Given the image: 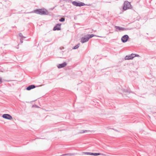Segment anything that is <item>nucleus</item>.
<instances>
[{
	"label": "nucleus",
	"instance_id": "1",
	"mask_svg": "<svg viewBox=\"0 0 156 156\" xmlns=\"http://www.w3.org/2000/svg\"><path fill=\"white\" fill-rule=\"evenodd\" d=\"M34 12L41 15H47L48 14V11L46 9H36L34 11L29 12L28 13H33Z\"/></svg>",
	"mask_w": 156,
	"mask_h": 156
},
{
	"label": "nucleus",
	"instance_id": "2",
	"mask_svg": "<svg viewBox=\"0 0 156 156\" xmlns=\"http://www.w3.org/2000/svg\"><path fill=\"white\" fill-rule=\"evenodd\" d=\"M131 5L130 3L127 1H126L123 4V9L124 10H126L128 9H131Z\"/></svg>",
	"mask_w": 156,
	"mask_h": 156
},
{
	"label": "nucleus",
	"instance_id": "3",
	"mask_svg": "<svg viewBox=\"0 0 156 156\" xmlns=\"http://www.w3.org/2000/svg\"><path fill=\"white\" fill-rule=\"evenodd\" d=\"M72 4L76 6L81 7L85 5L84 3L80 2H76V1H73L72 2Z\"/></svg>",
	"mask_w": 156,
	"mask_h": 156
},
{
	"label": "nucleus",
	"instance_id": "4",
	"mask_svg": "<svg viewBox=\"0 0 156 156\" xmlns=\"http://www.w3.org/2000/svg\"><path fill=\"white\" fill-rule=\"evenodd\" d=\"M129 38L128 36L127 35H125L123 36L121 38V41L123 43L127 42Z\"/></svg>",
	"mask_w": 156,
	"mask_h": 156
},
{
	"label": "nucleus",
	"instance_id": "5",
	"mask_svg": "<svg viewBox=\"0 0 156 156\" xmlns=\"http://www.w3.org/2000/svg\"><path fill=\"white\" fill-rule=\"evenodd\" d=\"M2 117L4 119L9 120H11L12 119V117L11 115L7 114H3Z\"/></svg>",
	"mask_w": 156,
	"mask_h": 156
},
{
	"label": "nucleus",
	"instance_id": "6",
	"mask_svg": "<svg viewBox=\"0 0 156 156\" xmlns=\"http://www.w3.org/2000/svg\"><path fill=\"white\" fill-rule=\"evenodd\" d=\"M61 23H58L53 28V30H61Z\"/></svg>",
	"mask_w": 156,
	"mask_h": 156
},
{
	"label": "nucleus",
	"instance_id": "7",
	"mask_svg": "<svg viewBox=\"0 0 156 156\" xmlns=\"http://www.w3.org/2000/svg\"><path fill=\"white\" fill-rule=\"evenodd\" d=\"M66 65L67 63L66 62H64L62 63L59 64L57 66V67L58 68H61L65 67L66 66Z\"/></svg>",
	"mask_w": 156,
	"mask_h": 156
},
{
	"label": "nucleus",
	"instance_id": "8",
	"mask_svg": "<svg viewBox=\"0 0 156 156\" xmlns=\"http://www.w3.org/2000/svg\"><path fill=\"white\" fill-rule=\"evenodd\" d=\"M86 37H82L81 38V42L82 43H84L88 41L89 39L87 36Z\"/></svg>",
	"mask_w": 156,
	"mask_h": 156
},
{
	"label": "nucleus",
	"instance_id": "9",
	"mask_svg": "<svg viewBox=\"0 0 156 156\" xmlns=\"http://www.w3.org/2000/svg\"><path fill=\"white\" fill-rule=\"evenodd\" d=\"M36 87L34 85H30L28 86L27 87V90H31L32 89H34Z\"/></svg>",
	"mask_w": 156,
	"mask_h": 156
},
{
	"label": "nucleus",
	"instance_id": "10",
	"mask_svg": "<svg viewBox=\"0 0 156 156\" xmlns=\"http://www.w3.org/2000/svg\"><path fill=\"white\" fill-rule=\"evenodd\" d=\"M86 36L88 38L89 40V39L90 38L93 37L94 36H97V37H101V36H96V35H94V34H88Z\"/></svg>",
	"mask_w": 156,
	"mask_h": 156
},
{
	"label": "nucleus",
	"instance_id": "11",
	"mask_svg": "<svg viewBox=\"0 0 156 156\" xmlns=\"http://www.w3.org/2000/svg\"><path fill=\"white\" fill-rule=\"evenodd\" d=\"M133 58V57L131 56V55H127L125 56V60L132 59Z\"/></svg>",
	"mask_w": 156,
	"mask_h": 156
},
{
	"label": "nucleus",
	"instance_id": "12",
	"mask_svg": "<svg viewBox=\"0 0 156 156\" xmlns=\"http://www.w3.org/2000/svg\"><path fill=\"white\" fill-rule=\"evenodd\" d=\"M115 28L117 30H125V28H123L119 26H116L115 27Z\"/></svg>",
	"mask_w": 156,
	"mask_h": 156
},
{
	"label": "nucleus",
	"instance_id": "13",
	"mask_svg": "<svg viewBox=\"0 0 156 156\" xmlns=\"http://www.w3.org/2000/svg\"><path fill=\"white\" fill-rule=\"evenodd\" d=\"M80 44L79 43L73 48V49H77L80 46Z\"/></svg>",
	"mask_w": 156,
	"mask_h": 156
},
{
	"label": "nucleus",
	"instance_id": "14",
	"mask_svg": "<svg viewBox=\"0 0 156 156\" xmlns=\"http://www.w3.org/2000/svg\"><path fill=\"white\" fill-rule=\"evenodd\" d=\"M101 154V153H91V155L94 156H98Z\"/></svg>",
	"mask_w": 156,
	"mask_h": 156
},
{
	"label": "nucleus",
	"instance_id": "15",
	"mask_svg": "<svg viewBox=\"0 0 156 156\" xmlns=\"http://www.w3.org/2000/svg\"><path fill=\"white\" fill-rule=\"evenodd\" d=\"M19 36L20 37H21L22 38H26V37L23 36L22 34L21 33H20L19 34Z\"/></svg>",
	"mask_w": 156,
	"mask_h": 156
},
{
	"label": "nucleus",
	"instance_id": "16",
	"mask_svg": "<svg viewBox=\"0 0 156 156\" xmlns=\"http://www.w3.org/2000/svg\"><path fill=\"white\" fill-rule=\"evenodd\" d=\"M60 22H63L65 20V18L63 17L61 18L59 20Z\"/></svg>",
	"mask_w": 156,
	"mask_h": 156
},
{
	"label": "nucleus",
	"instance_id": "17",
	"mask_svg": "<svg viewBox=\"0 0 156 156\" xmlns=\"http://www.w3.org/2000/svg\"><path fill=\"white\" fill-rule=\"evenodd\" d=\"M83 154H85L91 155V153L88 152H83Z\"/></svg>",
	"mask_w": 156,
	"mask_h": 156
},
{
	"label": "nucleus",
	"instance_id": "18",
	"mask_svg": "<svg viewBox=\"0 0 156 156\" xmlns=\"http://www.w3.org/2000/svg\"><path fill=\"white\" fill-rule=\"evenodd\" d=\"M87 130H81V132H80V133H85L86 132H87Z\"/></svg>",
	"mask_w": 156,
	"mask_h": 156
},
{
	"label": "nucleus",
	"instance_id": "19",
	"mask_svg": "<svg viewBox=\"0 0 156 156\" xmlns=\"http://www.w3.org/2000/svg\"><path fill=\"white\" fill-rule=\"evenodd\" d=\"M131 55V56L132 57H133V58L134 57H136V55H135V54H132Z\"/></svg>",
	"mask_w": 156,
	"mask_h": 156
},
{
	"label": "nucleus",
	"instance_id": "20",
	"mask_svg": "<svg viewBox=\"0 0 156 156\" xmlns=\"http://www.w3.org/2000/svg\"><path fill=\"white\" fill-rule=\"evenodd\" d=\"M20 42H21V44L23 43V39H20Z\"/></svg>",
	"mask_w": 156,
	"mask_h": 156
},
{
	"label": "nucleus",
	"instance_id": "21",
	"mask_svg": "<svg viewBox=\"0 0 156 156\" xmlns=\"http://www.w3.org/2000/svg\"><path fill=\"white\" fill-rule=\"evenodd\" d=\"M2 82V79L0 78V84Z\"/></svg>",
	"mask_w": 156,
	"mask_h": 156
},
{
	"label": "nucleus",
	"instance_id": "22",
	"mask_svg": "<svg viewBox=\"0 0 156 156\" xmlns=\"http://www.w3.org/2000/svg\"><path fill=\"white\" fill-rule=\"evenodd\" d=\"M124 91L125 92H128V90H125Z\"/></svg>",
	"mask_w": 156,
	"mask_h": 156
},
{
	"label": "nucleus",
	"instance_id": "23",
	"mask_svg": "<svg viewBox=\"0 0 156 156\" xmlns=\"http://www.w3.org/2000/svg\"><path fill=\"white\" fill-rule=\"evenodd\" d=\"M135 55H136V57H139V55H138L135 54Z\"/></svg>",
	"mask_w": 156,
	"mask_h": 156
},
{
	"label": "nucleus",
	"instance_id": "24",
	"mask_svg": "<svg viewBox=\"0 0 156 156\" xmlns=\"http://www.w3.org/2000/svg\"><path fill=\"white\" fill-rule=\"evenodd\" d=\"M55 7H53V8L52 9H53Z\"/></svg>",
	"mask_w": 156,
	"mask_h": 156
}]
</instances>
